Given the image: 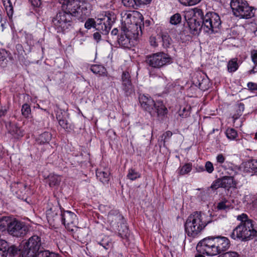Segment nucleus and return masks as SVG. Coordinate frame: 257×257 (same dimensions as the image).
Wrapping results in <instances>:
<instances>
[{
  "instance_id": "obj_1",
  "label": "nucleus",
  "mask_w": 257,
  "mask_h": 257,
  "mask_svg": "<svg viewBox=\"0 0 257 257\" xmlns=\"http://www.w3.org/2000/svg\"><path fill=\"white\" fill-rule=\"evenodd\" d=\"M125 16L124 23L130 25L122 28V31L117 37V42L120 47L130 49L134 46L137 39L142 34L144 18L138 12L125 14Z\"/></svg>"
},
{
  "instance_id": "obj_2",
  "label": "nucleus",
  "mask_w": 257,
  "mask_h": 257,
  "mask_svg": "<svg viewBox=\"0 0 257 257\" xmlns=\"http://www.w3.org/2000/svg\"><path fill=\"white\" fill-rule=\"evenodd\" d=\"M230 240L225 236H209L199 242L197 251L209 256H215L226 251L230 246Z\"/></svg>"
},
{
  "instance_id": "obj_3",
  "label": "nucleus",
  "mask_w": 257,
  "mask_h": 257,
  "mask_svg": "<svg viewBox=\"0 0 257 257\" xmlns=\"http://www.w3.org/2000/svg\"><path fill=\"white\" fill-rule=\"evenodd\" d=\"M139 102L142 108L153 117L163 119L167 117L168 110L162 101L155 102L149 94H140Z\"/></svg>"
},
{
  "instance_id": "obj_4",
  "label": "nucleus",
  "mask_w": 257,
  "mask_h": 257,
  "mask_svg": "<svg viewBox=\"0 0 257 257\" xmlns=\"http://www.w3.org/2000/svg\"><path fill=\"white\" fill-rule=\"evenodd\" d=\"M204 214L196 211L190 214L185 223V230L189 236L196 237L211 221Z\"/></svg>"
},
{
  "instance_id": "obj_5",
  "label": "nucleus",
  "mask_w": 257,
  "mask_h": 257,
  "mask_svg": "<svg viewBox=\"0 0 257 257\" xmlns=\"http://www.w3.org/2000/svg\"><path fill=\"white\" fill-rule=\"evenodd\" d=\"M257 236V228L253 223L248 222L238 224L232 230L230 237L234 240L246 241Z\"/></svg>"
},
{
  "instance_id": "obj_6",
  "label": "nucleus",
  "mask_w": 257,
  "mask_h": 257,
  "mask_svg": "<svg viewBox=\"0 0 257 257\" xmlns=\"http://www.w3.org/2000/svg\"><path fill=\"white\" fill-rule=\"evenodd\" d=\"M204 16L202 10L198 8L185 12V19L193 34H197L201 30V25Z\"/></svg>"
},
{
  "instance_id": "obj_7",
  "label": "nucleus",
  "mask_w": 257,
  "mask_h": 257,
  "mask_svg": "<svg viewBox=\"0 0 257 257\" xmlns=\"http://www.w3.org/2000/svg\"><path fill=\"white\" fill-rule=\"evenodd\" d=\"M233 14L239 19H248L254 15L253 9L244 0H231L230 3Z\"/></svg>"
},
{
  "instance_id": "obj_8",
  "label": "nucleus",
  "mask_w": 257,
  "mask_h": 257,
  "mask_svg": "<svg viewBox=\"0 0 257 257\" xmlns=\"http://www.w3.org/2000/svg\"><path fill=\"white\" fill-rule=\"evenodd\" d=\"M115 19L116 16L114 13L110 11L104 12L97 19L95 29L102 35H107Z\"/></svg>"
},
{
  "instance_id": "obj_9",
  "label": "nucleus",
  "mask_w": 257,
  "mask_h": 257,
  "mask_svg": "<svg viewBox=\"0 0 257 257\" xmlns=\"http://www.w3.org/2000/svg\"><path fill=\"white\" fill-rule=\"evenodd\" d=\"M221 22L219 16L215 12H208L204 16L201 29L208 33L217 31Z\"/></svg>"
},
{
  "instance_id": "obj_10",
  "label": "nucleus",
  "mask_w": 257,
  "mask_h": 257,
  "mask_svg": "<svg viewBox=\"0 0 257 257\" xmlns=\"http://www.w3.org/2000/svg\"><path fill=\"white\" fill-rule=\"evenodd\" d=\"M72 15L65 11L59 12L54 18L52 22L57 32H62L71 25Z\"/></svg>"
},
{
  "instance_id": "obj_11",
  "label": "nucleus",
  "mask_w": 257,
  "mask_h": 257,
  "mask_svg": "<svg viewBox=\"0 0 257 257\" xmlns=\"http://www.w3.org/2000/svg\"><path fill=\"white\" fill-rule=\"evenodd\" d=\"M171 62V57L163 52L156 53L148 56L146 59L147 63L150 66L155 68H160L170 64Z\"/></svg>"
},
{
  "instance_id": "obj_12",
  "label": "nucleus",
  "mask_w": 257,
  "mask_h": 257,
  "mask_svg": "<svg viewBox=\"0 0 257 257\" xmlns=\"http://www.w3.org/2000/svg\"><path fill=\"white\" fill-rule=\"evenodd\" d=\"M42 246L41 238L38 235L31 236L26 242L23 250L28 255L34 256L40 251Z\"/></svg>"
},
{
  "instance_id": "obj_13",
  "label": "nucleus",
  "mask_w": 257,
  "mask_h": 257,
  "mask_svg": "<svg viewBox=\"0 0 257 257\" xmlns=\"http://www.w3.org/2000/svg\"><path fill=\"white\" fill-rule=\"evenodd\" d=\"M123 216L116 211H111L109 212L107 215L108 221L113 229L118 230V235L121 237L123 236H126L128 234V228L125 225H124L125 228L123 230V233H121L120 229L117 228V227H119L118 224L121 222Z\"/></svg>"
},
{
  "instance_id": "obj_14",
  "label": "nucleus",
  "mask_w": 257,
  "mask_h": 257,
  "mask_svg": "<svg viewBox=\"0 0 257 257\" xmlns=\"http://www.w3.org/2000/svg\"><path fill=\"white\" fill-rule=\"evenodd\" d=\"M61 212V219L63 224L69 231H73L76 228L75 223L76 220V215L70 211H63L60 206L58 207Z\"/></svg>"
},
{
  "instance_id": "obj_15",
  "label": "nucleus",
  "mask_w": 257,
  "mask_h": 257,
  "mask_svg": "<svg viewBox=\"0 0 257 257\" xmlns=\"http://www.w3.org/2000/svg\"><path fill=\"white\" fill-rule=\"evenodd\" d=\"M121 89L125 96H131L134 93L135 89L132 83L131 75L128 72L125 71L121 75Z\"/></svg>"
},
{
  "instance_id": "obj_16",
  "label": "nucleus",
  "mask_w": 257,
  "mask_h": 257,
  "mask_svg": "<svg viewBox=\"0 0 257 257\" xmlns=\"http://www.w3.org/2000/svg\"><path fill=\"white\" fill-rule=\"evenodd\" d=\"M192 83L200 90L205 91L209 88V81L202 76L200 73L197 74L192 79Z\"/></svg>"
},
{
  "instance_id": "obj_17",
  "label": "nucleus",
  "mask_w": 257,
  "mask_h": 257,
  "mask_svg": "<svg viewBox=\"0 0 257 257\" xmlns=\"http://www.w3.org/2000/svg\"><path fill=\"white\" fill-rule=\"evenodd\" d=\"M192 83L200 90L205 91L209 88V81L202 76L200 73L197 74L192 79Z\"/></svg>"
},
{
  "instance_id": "obj_18",
  "label": "nucleus",
  "mask_w": 257,
  "mask_h": 257,
  "mask_svg": "<svg viewBox=\"0 0 257 257\" xmlns=\"http://www.w3.org/2000/svg\"><path fill=\"white\" fill-rule=\"evenodd\" d=\"M24 231L22 223L18 221L13 220L9 226L8 232L13 236H21L24 234Z\"/></svg>"
},
{
  "instance_id": "obj_19",
  "label": "nucleus",
  "mask_w": 257,
  "mask_h": 257,
  "mask_svg": "<svg viewBox=\"0 0 257 257\" xmlns=\"http://www.w3.org/2000/svg\"><path fill=\"white\" fill-rule=\"evenodd\" d=\"M221 187L224 188H229L236 185L233 178L231 176H224L220 178Z\"/></svg>"
},
{
  "instance_id": "obj_20",
  "label": "nucleus",
  "mask_w": 257,
  "mask_h": 257,
  "mask_svg": "<svg viewBox=\"0 0 257 257\" xmlns=\"http://www.w3.org/2000/svg\"><path fill=\"white\" fill-rule=\"evenodd\" d=\"M98 244L102 246L105 250L110 249L113 246L111 239L108 236H104L99 240L97 241Z\"/></svg>"
},
{
  "instance_id": "obj_21",
  "label": "nucleus",
  "mask_w": 257,
  "mask_h": 257,
  "mask_svg": "<svg viewBox=\"0 0 257 257\" xmlns=\"http://www.w3.org/2000/svg\"><path fill=\"white\" fill-rule=\"evenodd\" d=\"M67 5H68L69 10H70V12L69 13H71L72 15H76V14L78 13L79 10L81 9V8H82L81 4L79 3L78 0H73L71 3L69 2Z\"/></svg>"
},
{
  "instance_id": "obj_22",
  "label": "nucleus",
  "mask_w": 257,
  "mask_h": 257,
  "mask_svg": "<svg viewBox=\"0 0 257 257\" xmlns=\"http://www.w3.org/2000/svg\"><path fill=\"white\" fill-rule=\"evenodd\" d=\"M12 219L9 216H3L0 218V231H3L7 229H9V226L11 224Z\"/></svg>"
},
{
  "instance_id": "obj_23",
  "label": "nucleus",
  "mask_w": 257,
  "mask_h": 257,
  "mask_svg": "<svg viewBox=\"0 0 257 257\" xmlns=\"http://www.w3.org/2000/svg\"><path fill=\"white\" fill-rule=\"evenodd\" d=\"M49 185L50 187L58 186L61 181V176L53 174H51L48 176Z\"/></svg>"
},
{
  "instance_id": "obj_24",
  "label": "nucleus",
  "mask_w": 257,
  "mask_h": 257,
  "mask_svg": "<svg viewBox=\"0 0 257 257\" xmlns=\"http://www.w3.org/2000/svg\"><path fill=\"white\" fill-rule=\"evenodd\" d=\"M192 169V165L191 163H186L180 166L177 170V173L180 176H183L189 174Z\"/></svg>"
},
{
  "instance_id": "obj_25",
  "label": "nucleus",
  "mask_w": 257,
  "mask_h": 257,
  "mask_svg": "<svg viewBox=\"0 0 257 257\" xmlns=\"http://www.w3.org/2000/svg\"><path fill=\"white\" fill-rule=\"evenodd\" d=\"M90 70L94 73L100 76L106 75V69L100 65H93L90 67Z\"/></svg>"
},
{
  "instance_id": "obj_26",
  "label": "nucleus",
  "mask_w": 257,
  "mask_h": 257,
  "mask_svg": "<svg viewBox=\"0 0 257 257\" xmlns=\"http://www.w3.org/2000/svg\"><path fill=\"white\" fill-rule=\"evenodd\" d=\"M237 61L238 59L236 58L231 59L228 61L227 63V70L229 72H234L238 69L239 65Z\"/></svg>"
},
{
  "instance_id": "obj_27",
  "label": "nucleus",
  "mask_w": 257,
  "mask_h": 257,
  "mask_svg": "<svg viewBox=\"0 0 257 257\" xmlns=\"http://www.w3.org/2000/svg\"><path fill=\"white\" fill-rule=\"evenodd\" d=\"M245 168L246 171L257 172V160H252L246 162Z\"/></svg>"
},
{
  "instance_id": "obj_28",
  "label": "nucleus",
  "mask_w": 257,
  "mask_h": 257,
  "mask_svg": "<svg viewBox=\"0 0 257 257\" xmlns=\"http://www.w3.org/2000/svg\"><path fill=\"white\" fill-rule=\"evenodd\" d=\"M251 60L254 64L252 69L249 70V74H253L257 72V50H252L250 52Z\"/></svg>"
},
{
  "instance_id": "obj_29",
  "label": "nucleus",
  "mask_w": 257,
  "mask_h": 257,
  "mask_svg": "<svg viewBox=\"0 0 257 257\" xmlns=\"http://www.w3.org/2000/svg\"><path fill=\"white\" fill-rule=\"evenodd\" d=\"M162 46L164 48L170 47L172 44V39L167 33H163L161 35Z\"/></svg>"
},
{
  "instance_id": "obj_30",
  "label": "nucleus",
  "mask_w": 257,
  "mask_h": 257,
  "mask_svg": "<svg viewBox=\"0 0 257 257\" xmlns=\"http://www.w3.org/2000/svg\"><path fill=\"white\" fill-rule=\"evenodd\" d=\"M216 208L218 210L227 211L230 208V203L226 200H222L218 203Z\"/></svg>"
},
{
  "instance_id": "obj_31",
  "label": "nucleus",
  "mask_w": 257,
  "mask_h": 257,
  "mask_svg": "<svg viewBox=\"0 0 257 257\" xmlns=\"http://www.w3.org/2000/svg\"><path fill=\"white\" fill-rule=\"evenodd\" d=\"M51 137L52 135L50 133L45 132L38 137V141L40 142V144L47 143L51 140Z\"/></svg>"
},
{
  "instance_id": "obj_32",
  "label": "nucleus",
  "mask_w": 257,
  "mask_h": 257,
  "mask_svg": "<svg viewBox=\"0 0 257 257\" xmlns=\"http://www.w3.org/2000/svg\"><path fill=\"white\" fill-rule=\"evenodd\" d=\"M109 173L108 172L100 171L96 172V176L103 183H107L109 180Z\"/></svg>"
},
{
  "instance_id": "obj_33",
  "label": "nucleus",
  "mask_w": 257,
  "mask_h": 257,
  "mask_svg": "<svg viewBox=\"0 0 257 257\" xmlns=\"http://www.w3.org/2000/svg\"><path fill=\"white\" fill-rule=\"evenodd\" d=\"M33 257H58V254L50 252L48 250H41Z\"/></svg>"
},
{
  "instance_id": "obj_34",
  "label": "nucleus",
  "mask_w": 257,
  "mask_h": 257,
  "mask_svg": "<svg viewBox=\"0 0 257 257\" xmlns=\"http://www.w3.org/2000/svg\"><path fill=\"white\" fill-rule=\"evenodd\" d=\"M81 6L82 10H90L92 9V5L94 4L95 0H78Z\"/></svg>"
},
{
  "instance_id": "obj_35",
  "label": "nucleus",
  "mask_w": 257,
  "mask_h": 257,
  "mask_svg": "<svg viewBox=\"0 0 257 257\" xmlns=\"http://www.w3.org/2000/svg\"><path fill=\"white\" fill-rule=\"evenodd\" d=\"M8 243L4 240H0V257H7Z\"/></svg>"
},
{
  "instance_id": "obj_36",
  "label": "nucleus",
  "mask_w": 257,
  "mask_h": 257,
  "mask_svg": "<svg viewBox=\"0 0 257 257\" xmlns=\"http://www.w3.org/2000/svg\"><path fill=\"white\" fill-rule=\"evenodd\" d=\"M124 6L129 8L137 9L139 8L137 0H122Z\"/></svg>"
},
{
  "instance_id": "obj_37",
  "label": "nucleus",
  "mask_w": 257,
  "mask_h": 257,
  "mask_svg": "<svg viewBox=\"0 0 257 257\" xmlns=\"http://www.w3.org/2000/svg\"><path fill=\"white\" fill-rule=\"evenodd\" d=\"M141 177V174L135 169H130L128 170L127 178L131 180H135Z\"/></svg>"
},
{
  "instance_id": "obj_38",
  "label": "nucleus",
  "mask_w": 257,
  "mask_h": 257,
  "mask_svg": "<svg viewBox=\"0 0 257 257\" xmlns=\"http://www.w3.org/2000/svg\"><path fill=\"white\" fill-rule=\"evenodd\" d=\"M4 6L9 16L12 15L13 13V7L11 0H3Z\"/></svg>"
},
{
  "instance_id": "obj_39",
  "label": "nucleus",
  "mask_w": 257,
  "mask_h": 257,
  "mask_svg": "<svg viewBox=\"0 0 257 257\" xmlns=\"http://www.w3.org/2000/svg\"><path fill=\"white\" fill-rule=\"evenodd\" d=\"M237 220L240 221L239 224H244L247 222H250V223H253L254 221L248 218V216L245 213H242L237 216Z\"/></svg>"
},
{
  "instance_id": "obj_40",
  "label": "nucleus",
  "mask_w": 257,
  "mask_h": 257,
  "mask_svg": "<svg viewBox=\"0 0 257 257\" xmlns=\"http://www.w3.org/2000/svg\"><path fill=\"white\" fill-rule=\"evenodd\" d=\"M182 17L180 14L176 13L171 17L170 23L172 25H177L181 23Z\"/></svg>"
},
{
  "instance_id": "obj_41",
  "label": "nucleus",
  "mask_w": 257,
  "mask_h": 257,
  "mask_svg": "<svg viewBox=\"0 0 257 257\" xmlns=\"http://www.w3.org/2000/svg\"><path fill=\"white\" fill-rule=\"evenodd\" d=\"M225 135L227 138L231 140L235 139L238 136L236 130H226Z\"/></svg>"
},
{
  "instance_id": "obj_42",
  "label": "nucleus",
  "mask_w": 257,
  "mask_h": 257,
  "mask_svg": "<svg viewBox=\"0 0 257 257\" xmlns=\"http://www.w3.org/2000/svg\"><path fill=\"white\" fill-rule=\"evenodd\" d=\"M21 111L24 116L28 117L31 113L30 106L27 103L24 104L22 105Z\"/></svg>"
},
{
  "instance_id": "obj_43",
  "label": "nucleus",
  "mask_w": 257,
  "mask_h": 257,
  "mask_svg": "<svg viewBox=\"0 0 257 257\" xmlns=\"http://www.w3.org/2000/svg\"><path fill=\"white\" fill-rule=\"evenodd\" d=\"M8 133L11 134L15 138H19L22 137L24 134L23 130H10Z\"/></svg>"
},
{
  "instance_id": "obj_44",
  "label": "nucleus",
  "mask_w": 257,
  "mask_h": 257,
  "mask_svg": "<svg viewBox=\"0 0 257 257\" xmlns=\"http://www.w3.org/2000/svg\"><path fill=\"white\" fill-rule=\"evenodd\" d=\"M190 107H184L182 110H180L179 114L182 118H186L190 115Z\"/></svg>"
},
{
  "instance_id": "obj_45",
  "label": "nucleus",
  "mask_w": 257,
  "mask_h": 257,
  "mask_svg": "<svg viewBox=\"0 0 257 257\" xmlns=\"http://www.w3.org/2000/svg\"><path fill=\"white\" fill-rule=\"evenodd\" d=\"M96 21H95L93 19L89 18L85 23L84 26L87 29H90L91 28H95Z\"/></svg>"
},
{
  "instance_id": "obj_46",
  "label": "nucleus",
  "mask_w": 257,
  "mask_h": 257,
  "mask_svg": "<svg viewBox=\"0 0 257 257\" xmlns=\"http://www.w3.org/2000/svg\"><path fill=\"white\" fill-rule=\"evenodd\" d=\"M201 0H179V1L185 6H192L201 2Z\"/></svg>"
},
{
  "instance_id": "obj_47",
  "label": "nucleus",
  "mask_w": 257,
  "mask_h": 257,
  "mask_svg": "<svg viewBox=\"0 0 257 257\" xmlns=\"http://www.w3.org/2000/svg\"><path fill=\"white\" fill-rule=\"evenodd\" d=\"M57 119L58 120L59 124L60 126L62 128H68V123L67 121L65 119H62L61 118L60 115H59L58 116H57Z\"/></svg>"
},
{
  "instance_id": "obj_48",
  "label": "nucleus",
  "mask_w": 257,
  "mask_h": 257,
  "mask_svg": "<svg viewBox=\"0 0 257 257\" xmlns=\"http://www.w3.org/2000/svg\"><path fill=\"white\" fill-rule=\"evenodd\" d=\"M8 57V52L5 49L0 50V63L3 65Z\"/></svg>"
},
{
  "instance_id": "obj_49",
  "label": "nucleus",
  "mask_w": 257,
  "mask_h": 257,
  "mask_svg": "<svg viewBox=\"0 0 257 257\" xmlns=\"http://www.w3.org/2000/svg\"><path fill=\"white\" fill-rule=\"evenodd\" d=\"M218 257H239V254L235 251H228L219 255Z\"/></svg>"
},
{
  "instance_id": "obj_50",
  "label": "nucleus",
  "mask_w": 257,
  "mask_h": 257,
  "mask_svg": "<svg viewBox=\"0 0 257 257\" xmlns=\"http://www.w3.org/2000/svg\"><path fill=\"white\" fill-rule=\"evenodd\" d=\"M205 170L208 173H212L214 171V167L213 165V164L210 162L207 161L206 162L205 165Z\"/></svg>"
},
{
  "instance_id": "obj_51",
  "label": "nucleus",
  "mask_w": 257,
  "mask_h": 257,
  "mask_svg": "<svg viewBox=\"0 0 257 257\" xmlns=\"http://www.w3.org/2000/svg\"><path fill=\"white\" fill-rule=\"evenodd\" d=\"M221 182L220 180V178H219L213 182L210 186V188H211L213 190H216L219 188H221Z\"/></svg>"
},
{
  "instance_id": "obj_52",
  "label": "nucleus",
  "mask_w": 257,
  "mask_h": 257,
  "mask_svg": "<svg viewBox=\"0 0 257 257\" xmlns=\"http://www.w3.org/2000/svg\"><path fill=\"white\" fill-rule=\"evenodd\" d=\"M8 253H9L10 255H15L18 251V248L15 246H11L7 248Z\"/></svg>"
},
{
  "instance_id": "obj_53",
  "label": "nucleus",
  "mask_w": 257,
  "mask_h": 257,
  "mask_svg": "<svg viewBox=\"0 0 257 257\" xmlns=\"http://www.w3.org/2000/svg\"><path fill=\"white\" fill-rule=\"evenodd\" d=\"M101 34H102L99 31H97L93 34V39L97 43L99 42L101 40Z\"/></svg>"
},
{
  "instance_id": "obj_54",
  "label": "nucleus",
  "mask_w": 257,
  "mask_h": 257,
  "mask_svg": "<svg viewBox=\"0 0 257 257\" xmlns=\"http://www.w3.org/2000/svg\"><path fill=\"white\" fill-rule=\"evenodd\" d=\"M29 1L34 8H39L42 4L41 0H29Z\"/></svg>"
},
{
  "instance_id": "obj_55",
  "label": "nucleus",
  "mask_w": 257,
  "mask_h": 257,
  "mask_svg": "<svg viewBox=\"0 0 257 257\" xmlns=\"http://www.w3.org/2000/svg\"><path fill=\"white\" fill-rule=\"evenodd\" d=\"M225 160V158L222 154H220L218 155L216 157L217 163H218L220 164H222V163H223L224 162Z\"/></svg>"
},
{
  "instance_id": "obj_56",
  "label": "nucleus",
  "mask_w": 257,
  "mask_h": 257,
  "mask_svg": "<svg viewBox=\"0 0 257 257\" xmlns=\"http://www.w3.org/2000/svg\"><path fill=\"white\" fill-rule=\"evenodd\" d=\"M172 133L170 131H168L165 134H164L162 136V139L164 140V143H165L166 141L169 139L172 136Z\"/></svg>"
},
{
  "instance_id": "obj_57",
  "label": "nucleus",
  "mask_w": 257,
  "mask_h": 257,
  "mask_svg": "<svg viewBox=\"0 0 257 257\" xmlns=\"http://www.w3.org/2000/svg\"><path fill=\"white\" fill-rule=\"evenodd\" d=\"M55 211V209L53 210V208H51L50 210L48 211L47 212V217L49 221H50L51 218L54 217V212Z\"/></svg>"
},
{
  "instance_id": "obj_58",
  "label": "nucleus",
  "mask_w": 257,
  "mask_h": 257,
  "mask_svg": "<svg viewBox=\"0 0 257 257\" xmlns=\"http://www.w3.org/2000/svg\"><path fill=\"white\" fill-rule=\"evenodd\" d=\"M149 42L150 45L153 47H157L158 46V44L157 42V39L155 37L151 36L149 39Z\"/></svg>"
},
{
  "instance_id": "obj_59",
  "label": "nucleus",
  "mask_w": 257,
  "mask_h": 257,
  "mask_svg": "<svg viewBox=\"0 0 257 257\" xmlns=\"http://www.w3.org/2000/svg\"><path fill=\"white\" fill-rule=\"evenodd\" d=\"M137 2H138V5L139 6V7H140L142 5H146L150 4V3L152 2V0H137Z\"/></svg>"
},
{
  "instance_id": "obj_60",
  "label": "nucleus",
  "mask_w": 257,
  "mask_h": 257,
  "mask_svg": "<svg viewBox=\"0 0 257 257\" xmlns=\"http://www.w3.org/2000/svg\"><path fill=\"white\" fill-rule=\"evenodd\" d=\"M247 86L251 90H257V84L253 82H248Z\"/></svg>"
},
{
  "instance_id": "obj_61",
  "label": "nucleus",
  "mask_w": 257,
  "mask_h": 257,
  "mask_svg": "<svg viewBox=\"0 0 257 257\" xmlns=\"http://www.w3.org/2000/svg\"><path fill=\"white\" fill-rule=\"evenodd\" d=\"M238 107V110L239 111V112H238V114L240 113V115H241V112L244 110V105L242 103H240L237 105Z\"/></svg>"
},
{
  "instance_id": "obj_62",
  "label": "nucleus",
  "mask_w": 257,
  "mask_h": 257,
  "mask_svg": "<svg viewBox=\"0 0 257 257\" xmlns=\"http://www.w3.org/2000/svg\"><path fill=\"white\" fill-rule=\"evenodd\" d=\"M34 256H31L30 255H28L27 254V252H25V251L23 250L22 251V254L19 255V257H33Z\"/></svg>"
},
{
  "instance_id": "obj_63",
  "label": "nucleus",
  "mask_w": 257,
  "mask_h": 257,
  "mask_svg": "<svg viewBox=\"0 0 257 257\" xmlns=\"http://www.w3.org/2000/svg\"><path fill=\"white\" fill-rule=\"evenodd\" d=\"M118 30L116 28L113 29L110 33L111 36H116L118 34Z\"/></svg>"
},
{
  "instance_id": "obj_64",
  "label": "nucleus",
  "mask_w": 257,
  "mask_h": 257,
  "mask_svg": "<svg viewBox=\"0 0 257 257\" xmlns=\"http://www.w3.org/2000/svg\"><path fill=\"white\" fill-rule=\"evenodd\" d=\"M7 109H0V117L2 116H3L5 115V114L7 113Z\"/></svg>"
}]
</instances>
